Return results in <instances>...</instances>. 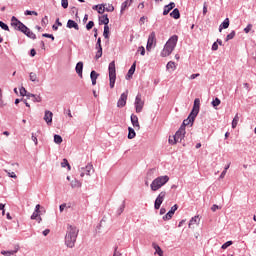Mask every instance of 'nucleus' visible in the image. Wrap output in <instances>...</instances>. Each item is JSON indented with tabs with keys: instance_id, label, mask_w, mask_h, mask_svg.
I'll list each match as a JSON object with an SVG mask.
<instances>
[{
	"instance_id": "1",
	"label": "nucleus",
	"mask_w": 256,
	"mask_h": 256,
	"mask_svg": "<svg viewBox=\"0 0 256 256\" xmlns=\"http://www.w3.org/2000/svg\"><path fill=\"white\" fill-rule=\"evenodd\" d=\"M11 26L16 29V31H21V33H24L26 37H29L30 39H37V36L31 29H29L25 24H23L17 17L13 16L11 18Z\"/></svg>"
},
{
	"instance_id": "2",
	"label": "nucleus",
	"mask_w": 256,
	"mask_h": 256,
	"mask_svg": "<svg viewBox=\"0 0 256 256\" xmlns=\"http://www.w3.org/2000/svg\"><path fill=\"white\" fill-rule=\"evenodd\" d=\"M201 108V100L199 98H196L194 100V105L192 108L191 113L189 114L188 118L185 119L181 125V127H187V125H193V123L195 122V118L197 117V115H199V109Z\"/></svg>"
},
{
	"instance_id": "3",
	"label": "nucleus",
	"mask_w": 256,
	"mask_h": 256,
	"mask_svg": "<svg viewBox=\"0 0 256 256\" xmlns=\"http://www.w3.org/2000/svg\"><path fill=\"white\" fill-rule=\"evenodd\" d=\"M77 235H79V230L75 226H68L67 233L65 236V244L70 249L75 247V243L77 241Z\"/></svg>"
},
{
	"instance_id": "4",
	"label": "nucleus",
	"mask_w": 256,
	"mask_h": 256,
	"mask_svg": "<svg viewBox=\"0 0 256 256\" xmlns=\"http://www.w3.org/2000/svg\"><path fill=\"white\" fill-rule=\"evenodd\" d=\"M177 41H179V36L173 35L169 38V40L164 45V48L161 52V57H169L171 53L175 50V47H177Z\"/></svg>"
},
{
	"instance_id": "5",
	"label": "nucleus",
	"mask_w": 256,
	"mask_h": 256,
	"mask_svg": "<svg viewBox=\"0 0 256 256\" xmlns=\"http://www.w3.org/2000/svg\"><path fill=\"white\" fill-rule=\"evenodd\" d=\"M167 183H169V176H158L150 184V189L151 191H159V189H161V187H164V185H167Z\"/></svg>"
},
{
	"instance_id": "6",
	"label": "nucleus",
	"mask_w": 256,
	"mask_h": 256,
	"mask_svg": "<svg viewBox=\"0 0 256 256\" xmlns=\"http://www.w3.org/2000/svg\"><path fill=\"white\" fill-rule=\"evenodd\" d=\"M109 71V81H110V89L115 87V81L117 79V70L115 68V61H112L108 67Z\"/></svg>"
},
{
	"instance_id": "7",
	"label": "nucleus",
	"mask_w": 256,
	"mask_h": 256,
	"mask_svg": "<svg viewBox=\"0 0 256 256\" xmlns=\"http://www.w3.org/2000/svg\"><path fill=\"white\" fill-rule=\"evenodd\" d=\"M166 197H167V191H165V190L161 191L158 194V196H157V198H156V200L154 202V209H156V210L161 209V205L163 204V201H165Z\"/></svg>"
},
{
	"instance_id": "8",
	"label": "nucleus",
	"mask_w": 256,
	"mask_h": 256,
	"mask_svg": "<svg viewBox=\"0 0 256 256\" xmlns=\"http://www.w3.org/2000/svg\"><path fill=\"white\" fill-rule=\"evenodd\" d=\"M157 46V38L155 35V32H152L149 36H148V41H147V45H146V51H151V49L153 47Z\"/></svg>"
},
{
	"instance_id": "9",
	"label": "nucleus",
	"mask_w": 256,
	"mask_h": 256,
	"mask_svg": "<svg viewBox=\"0 0 256 256\" xmlns=\"http://www.w3.org/2000/svg\"><path fill=\"white\" fill-rule=\"evenodd\" d=\"M134 105L136 113H141V111H143V107H145V101H143L141 94H137Z\"/></svg>"
},
{
	"instance_id": "10",
	"label": "nucleus",
	"mask_w": 256,
	"mask_h": 256,
	"mask_svg": "<svg viewBox=\"0 0 256 256\" xmlns=\"http://www.w3.org/2000/svg\"><path fill=\"white\" fill-rule=\"evenodd\" d=\"M185 128L184 126H181L179 130L175 133L174 139L176 140V143H181L183 139H185Z\"/></svg>"
},
{
	"instance_id": "11",
	"label": "nucleus",
	"mask_w": 256,
	"mask_h": 256,
	"mask_svg": "<svg viewBox=\"0 0 256 256\" xmlns=\"http://www.w3.org/2000/svg\"><path fill=\"white\" fill-rule=\"evenodd\" d=\"M127 93L128 92H124L121 94V96L117 102V107L122 108V107H125V105H127Z\"/></svg>"
},
{
	"instance_id": "12",
	"label": "nucleus",
	"mask_w": 256,
	"mask_h": 256,
	"mask_svg": "<svg viewBox=\"0 0 256 256\" xmlns=\"http://www.w3.org/2000/svg\"><path fill=\"white\" fill-rule=\"evenodd\" d=\"M130 119H131V123H132L134 129L139 131V129H141V125L139 124V117H137V115H135V114H132Z\"/></svg>"
},
{
	"instance_id": "13",
	"label": "nucleus",
	"mask_w": 256,
	"mask_h": 256,
	"mask_svg": "<svg viewBox=\"0 0 256 256\" xmlns=\"http://www.w3.org/2000/svg\"><path fill=\"white\" fill-rule=\"evenodd\" d=\"M81 177H85V175H91V171H93V166L91 164H88L85 168H81Z\"/></svg>"
},
{
	"instance_id": "14",
	"label": "nucleus",
	"mask_w": 256,
	"mask_h": 256,
	"mask_svg": "<svg viewBox=\"0 0 256 256\" xmlns=\"http://www.w3.org/2000/svg\"><path fill=\"white\" fill-rule=\"evenodd\" d=\"M44 121L49 125L53 123V112L46 110L44 115Z\"/></svg>"
},
{
	"instance_id": "15",
	"label": "nucleus",
	"mask_w": 256,
	"mask_h": 256,
	"mask_svg": "<svg viewBox=\"0 0 256 256\" xmlns=\"http://www.w3.org/2000/svg\"><path fill=\"white\" fill-rule=\"evenodd\" d=\"M200 221H201V219L199 218V216L192 217L188 224L189 229H191L193 227V225H199Z\"/></svg>"
},
{
	"instance_id": "16",
	"label": "nucleus",
	"mask_w": 256,
	"mask_h": 256,
	"mask_svg": "<svg viewBox=\"0 0 256 256\" xmlns=\"http://www.w3.org/2000/svg\"><path fill=\"white\" fill-rule=\"evenodd\" d=\"M67 27L68 29H75L76 31H79V24L74 20H68Z\"/></svg>"
},
{
	"instance_id": "17",
	"label": "nucleus",
	"mask_w": 256,
	"mask_h": 256,
	"mask_svg": "<svg viewBox=\"0 0 256 256\" xmlns=\"http://www.w3.org/2000/svg\"><path fill=\"white\" fill-rule=\"evenodd\" d=\"M172 9H175V4L173 2L164 7L163 15H169Z\"/></svg>"
},
{
	"instance_id": "18",
	"label": "nucleus",
	"mask_w": 256,
	"mask_h": 256,
	"mask_svg": "<svg viewBox=\"0 0 256 256\" xmlns=\"http://www.w3.org/2000/svg\"><path fill=\"white\" fill-rule=\"evenodd\" d=\"M76 73L81 77V79L83 78V62H78L76 64Z\"/></svg>"
},
{
	"instance_id": "19",
	"label": "nucleus",
	"mask_w": 256,
	"mask_h": 256,
	"mask_svg": "<svg viewBox=\"0 0 256 256\" xmlns=\"http://www.w3.org/2000/svg\"><path fill=\"white\" fill-rule=\"evenodd\" d=\"M129 7H131V1L130 0L124 1L121 5V10H120L121 15H123V12L129 9Z\"/></svg>"
},
{
	"instance_id": "20",
	"label": "nucleus",
	"mask_w": 256,
	"mask_h": 256,
	"mask_svg": "<svg viewBox=\"0 0 256 256\" xmlns=\"http://www.w3.org/2000/svg\"><path fill=\"white\" fill-rule=\"evenodd\" d=\"M99 77V73L95 72V70H93L91 73H90V79L92 81V85H97V79Z\"/></svg>"
},
{
	"instance_id": "21",
	"label": "nucleus",
	"mask_w": 256,
	"mask_h": 256,
	"mask_svg": "<svg viewBox=\"0 0 256 256\" xmlns=\"http://www.w3.org/2000/svg\"><path fill=\"white\" fill-rule=\"evenodd\" d=\"M223 29H229V18H226L223 23L219 27L220 33L223 31Z\"/></svg>"
},
{
	"instance_id": "22",
	"label": "nucleus",
	"mask_w": 256,
	"mask_h": 256,
	"mask_svg": "<svg viewBox=\"0 0 256 256\" xmlns=\"http://www.w3.org/2000/svg\"><path fill=\"white\" fill-rule=\"evenodd\" d=\"M136 67H137V62H134V63L132 64V66L130 67L129 71H128V74H127V77H128V78L133 77V74L135 73Z\"/></svg>"
},
{
	"instance_id": "23",
	"label": "nucleus",
	"mask_w": 256,
	"mask_h": 256,
	"mask_svg": "<svg viewBox=\"0 0 256 256\" xmlns=\"http://www.w3.org/2000/svg\"><path fill=\"white\" fill-rule=\"evenodd\" d=\"M153 249H155V253L159 256H163V250H161V247L157 245V243H152Z\"/></svg>"
},
{
	"instance_id": "24",
	"label": "nucleus",
	"mask_w": 256,
	"mask_h": 256,
	"mask_svg": "<svg viewBox=\"0 0 256 256\" xmlns=\"http://www.w3.org/2000/svg\"><path fill=\"white\" fill-rule=\"evenodd\" d=\"M93 9H96L100 15H103V13H105V4L96 5Z\"/></svg>"
},
{
	"instance_id": "25",
	"label": "nucleus",
	"mask_w": 256,
	"mask_h": 256,
	"mask_svg": "<svg viewBox=\"0 0 256 256\" xmlns=\"http://www.w3.org/2000/svg\"><path fill=\"white\" fill-rule=\"evenodd\" d=\"M100 23H102V25H105V27L109 26V17L107 16V14L100 17Z\"/></svg>"
},
{
	"instance_id": "26",
	"label": "nucleus",
	"mask_w": 256,
	"mask_h": 256,
	"mask_svg": "<svg viewBox=\"0 0 256 256\" xmlns=\"http://www.w3.org/2000/svg\"><path fill=\"white\" fill-rule=\"evenodd\" d=\"M29 77L30 81H32L33 83H39V77L37 76V73L31 72Z\"/></svg>"
},
{
	"instance_id": "27",
	"label": "nucleus",
	"mask_w": 256,
	"mask_h": 256,
	"mask_svg": "<svg viewBox=\"0 0 256 256\" xmlns=\"http://www.w3.org/2000/svg\"><path fill=\"white\" fill-rule=\"evenodd\" d=\"M170 16L173 17V19H179L181 17V14L179 13V9L175 8L171 13Z\"/></svg>"
},
{
	"instance_id": "28",
	"label": "nucleus",
	"mask_w": 256,
	"mask_h": 256,
	"mask_svg": "<svg viewBox=\"0 0 256 256\" xmlns=\"http://www.w3.org/2000/svg\"><path fill=\"white\" fill-rule=\"evenodd\" d=\"M31 219L38 220V223H41V221H43V219L41 218V216L39 215V212L34 211L33 214L31 215Z\"/></svg>"
},
{
	"instance_id": "29",
	"label": "nucleus",
	"mask_w": 256,
	"mask_h": 256,
	"mask_svg": "<svg viewBox=\"0 0 256 256\" xmlns=\"http://www.w3.org/2000/svg\"><path fill=\"white\" fill-rule=\"evenodd\" d=\"M61 167L65 168L67 167L68 171H71V165L69 164V161L64 158L63 161L61 162Z\"/></svg>"
},
{
	"instance_id": "30",
	"label": "nucleus",
	"mask_w": 256,
	"mask_h": 256,
	"mask_svg": "<svg viewBox=\"0 0 256 256\" xmlns=\"http://www.w3.org/2000/svg\"><path fill=\"white\" fill-rule=\"evenodd\" d=\"M239 123V114H236L232 120V129H235Z\"/></svg>"
},
{
	"instance_id": "31",
	"label": "nucleus",
	"mask_w": 256,
	"mask_h": 256,
	"mask_svg": "<svg viewBox=\"0 0 256 256\" xmlns=\"http://www.w3.org/2000/svg\"><path fill=\"white\" fill-rule=\"evenodd\" d=\"M128 131H129L128 132V139H135V135H136L135 129L129 127Z\"/></svg>"
},
{
	"instance_id": "32",
	"label": "nucleus",
	"mask_w": 256,
	"mask_h": 256,
	"mask_svg": "<svg viewBox=\"0 0 256 256\" xmlns=\"http://www.w3.org/2000/svg\"><path fill=\"white\" fill-rule=\"evenodd\" d=\"M54 143L57 145H61L63 143V138L60 135H54Z\"/></svg>"
},
{
	"instance_id": "33",
	"label": "nucleus",
	"mask_w": 256,
	"mask_h": 256,
	"mask_svg": "<svg viewBox=\"0 0 256 256\" xmlns=\"http://www.w3.org/2000/svg\"><path fill=\"white\" fill-rule=\"evenodd\" d=\"M166 68L171 69V71H175V69H177V66H175V62L170 61L167 63Z\"/></svg>"
},
{
	"instance_id": "34",
	"label": "nucleus",
	"mask_w": 256,
	"mask_h": 256,
	"mask_svg": "<svg viewBox=\"0 0 256 256\" xmlns=\"http://www.w3.org/2000/svg\"><path fill=\"white\" fill-rule=\"evenodd\" d=\"M41 25L42 27H47V25H49V17L44 16L41 20Z\"/></svg>"
},
{
	"instance_id": "35",
	"label": "nucleus",
	"mask_w": 256,
	"mask_h": 256,
	"mask_svg": "<svg viewBox=\"0 0 256 256\" xmlns=\"http://www.w3.org/2000/svg\"><path fill=\"white\" fill-rule=\"evenodd\" d=\"M173 215H175L173 212L169 211L165 216H163L164 221H169V219L173 218Z\"/></svg>"
},
{
	"instance_id": "36",
	"label": "nucleus",
	"mask_w": 256,
	"mask_h": 256,
	"mask_svg": "<svg viewBox=\"0 0 256 256\" xmlns=\"http://www.w3.org/2000/svg\"><path fill=\"white\" fill-rule=\"evenodd\" d=\"M71 187H73L74 189L77 187H81V182L79 180H73L71 182Z\"/></svg>"
},
{
	"instance_id": "37",
	"label": "nucleus",
	"mask_w": 256,
	"mask_h": 256,
	"mask_svg": "<svg viewBox=\"0 0 256 256\" xmlns=\"http://www.w3.org/2000/svg\"><path fill=\"white\" fill-rule=\"evenodd\" d=\"M15 253H17V251H1V255H4V256H11V255H15Z\"/></svg>"
},
{
	"instance_id": "38",
	"label": "nucleus",
	"mask_w": 256,
	"mask_h": 256,
	"mask_svg": "<svg viewBox=\"0 0 256 256\" xmlns=\"http://www.w3.org/2000/svg\"><path fill=\"white\" fill-rule=\"evenodd\" d=\"M101 57H103V49H97L96 55H95V59H101Z\"/></svg>"
},
{
	"instance_id": "39",
	"label": "nucleus",
	"mask_w": 256,
	"mask_h": 256,
	"mask_svg": "<svg viewBox=\"0 0 256 256\" xmlns=\"http://www.w3.org/2000/svg\"><path fill=\"white\" fill-rule=\"evenodd\" d=\"M219 105H221V100L219 98H215L213 101H212V106L213 107H219Z\"/></svg>"
},
{
	"instance_id": "40",
	"label": "nucleus",
	"mask_w": 256,
	"mask_h": 256,
	"mask_svg": "<svg viewBox=\"0 0 256 256\" xmlns=\"http://www.w3.org/2000/svg\"><path fill=\"white\" fill-rule=\"evenodd\" d=\"M103 35L105 39H109V26H104Z\"/></svg>"
},
{
	"instance_id": "41",
	"label": "nucleus",
	"mask_w": 256,
	"mask_h": 256,
	"mask_svg": "<svg viewBox=\"0 0 256 256\" xmlns=\"http://www.w3.org/2000/svg\"><path fill=\"white\" fill-rule=\"evenodd\" d=\"M105 11L108 13H113V11H115V7L112 6V4H108L107 7H105Z\"/></svg>"
},
{
	"instance_id": "42",
	"label": "nucleus",
	"mask_w": 256,
	"mask_h": 256,
	"mask_svg": "<svg viewBox=\"0 0 256 256\" xmlns=\"http://www.w3.org/2000/svg\"><path fill=\"white\" fill-rule=\"evenodd\" d=\"M93 27H95V22H93V21H89L88 24L86 25V29L88 31H91V29H93Z\"/></svg>"
},
{
	"instance_id": "43",
	"label": "nucleus",
	"mask_w": 256,
	"mask_h": 256,
	"mask_svg": "<svg viewBox=\"0 0 256 256\" xmlns=\"http://www.w3.org/2000/svg\"><path fill=\"white\" fill-rule=\"evenodd\" d=\"M233 245V241H227L221 246V249H227L228 247H231Z\"/></svg>"
},
{
	"instance_id": "44",
	"label": "nucleus",
	"mask_w": 256,
	"mask_h": 256,
	"mask_svg": "<svg viewBox=\"0 0 256 256\" xmlns=\"http://www.w3.org/2000/svg\"><path fill=\"white\" fill-rule=\"evenodd\" d=\"M235 38V31H232L230 34L226 36V41H231V39Z\"/></svg>"
},
{
	"instance_id": "45",
	"label": "nucleus",
	"mask_w": 256,
	"mask_h": 256,
	"mask_svg": "<svg viewBox=\"0 0 256 256\" xmlns=\"http://www.w3.org/2000/svg\"><path fill=\"white\" fill-rule=\"evenodd\" d=\"M0 27L4 31H9V26L7 24H5L3 21H0Z\"/></svg>"
},
{
	"instance_id": "46",
	"label": "nucleus",
	"mask_w": 256,
	"mask_h": 256,
	"mask_svg": "<svg viewBox=\"0 0 256 256\" xmlns=\"http://www.w3.org/2000/svg\"><path fill=\"white\" fill-rule=\"evenodd\" d=\"M61 5L63 9H67L69 7V0H61Z\"/></svg>"
},
{
	"instance_id": "47",
	"label": "nucleus",
	"mask_w": 256,
	"mask_h": 256,
	"mask_svg": "<svg viewBox=\"0 0 256 256\" xmlns=\"http://www.w3.org/2000/svg\"><path fill=\"white\" fill-rule=\"evenodd\" d=\"M42 37H46L47 39H51L52 41H55V36H53V34H42Z\"/></svg>"
},
{
	"instance_id": "48",
	"label": "nucleus",
	"mask_w": 256,
	"mask_h": 256,
	"mask_svg": "<svg viewBox=\"0 0 256 256\" xmlns=\"http://www.w3.org/2000/svg\"><path fill=\"white\" fill-rule=\"evenodd\" d=\"M20 95L21 97H25L27 95V90L25 89V87L20 88Z\"/></svg>"
},
{
	"instance_id": "49",
	"label": "nucleus",
	"mask_w": 256,
	"mask_h": 256,
	"mask_svg": "<svg viewBox=\"0 0 256 256\" xmlns=\"http://www.w3.org/2000/svg\"><path fill=\"white\" fill-rule=\"evenodd\" d=\"M253 29V24H248L246 28H244L245 33H249Z\"/></svg>"
},
{
	"instance_id": "50",
	"label": "nucleus",
	"mask_w": 256,
	"mask_h": 256,
	"mask_svg": "<svg viewBox=\"0 0 256 256\" xmlns=\"http://www.w3.org/2000/svg\"><path fill=\"white\" fill-rule=\"evenodd\" d=\"M5 106V103L3 102V93L1 92V89H0V107H4Z\"/></svg>"
},
{
	"instance_id": "51",
	"label": "nucleus",
	"mask_w": 256,
	"mask_h": 256,
	"mask_svg": "<svg viewBox=\"0 0 256 256\" xmlns=\"http://www.w3.org/2000/svg\"><path fill=\"white\" fill-rule=\"evenodd\" d=\"M169 143L170 145H175L177 143V140L175 139V136H173L172 138H169Z\"/></svg>"
},
{
	"instance_id": "52",
	"label": "nucleus",
	"mask_w": 256,
	"mask_h": 256,
	"mask_svg": "<svg viewBox=\"0 0 256 256\" xmlns=\"http://www.w3.org/2000/svg\"><path fill=\"white\" fill-rule=\"evenodd\" d=\"M96 49H103V47L101 46V38H98L97 40Z\"/></svg>"
},
{
	"instance_id": "53",
	"label": "nucleus",
	"mask_w": 256,
	"mask_h": 256,
	"mask_svg": "<svg viewBox=\"0 0 256 256\" xmlns=\"http://www.w3.org/2000/svg\"><path fill=\"white\" fill-rule=\"evenodd\" d=\"M32 141L35 143V145L39 144V141L37 140V136H35V133H32Z\"/></svg>"
},
{
	"instance_id": "54",
	"label": "nucleus",
	"mask_w": 256,
	"mask_h": 256,
	"mask_svg": "<svg viewBox=\"0 0 256 256\" xmlns=\"http://www.w3.org/2000/svg\"><path fill=\"white\" fill-rule=\"evenodd\" d=\"M25 15H36L37 16V12L31 11V10H26Z\"/></svg>"
},
{
	"instance_id": "55",
	"label": "nucleus",
	"mask_w": 256,
	"mask_h": 256,
	"mask_svg": "<svg viewBox=\"0 0 256 256\" xmlns=\"http://www.w3.org/2000/svg\"><path fill=\"white\" fill-rule=\"evenodd\" d=\"M138 51L140 52V55H142V56L145 55V47H143V46L139 47Z\"/></svg>"
},
{
	"instance_id": "56",
	"label": "nucleus",
	"mask_w": 256,
	"mask_h": 256,
	"mask_svg": "<svg viewBox=\"0 0 256 256\" xmlns=\"http://www.w3.org/2000/svg\"><path fill=\"white\" fill-rule=\"evenodd\" d=\"M207 2H204L203 4V15H207Z\"/></svg>"
},
{
	"instance_id": "57",
	"label": "nucleus",
	"mask_w": 256,
	"mask_h": 256,
	"mask_svg": "<svg viewBox=\"0 0 256 256\" xmlns=\"http://www.w3.org/2000/svg\"><path fill=\"white\" fill-rule=\"evenodd\" d=\"M33 99H34V102H36V103H41V101H42L41 96L35 95V97H33Z\"/></svg>"
},
{
	"instance_id": "58",
	"label": "nucleus",
	"mask_w": 256,
	"mask_h": 256,
	"mask_svg": "<svg viewBox=\"0 0 256 256\" xmlns=\"http://www.w3.org/2000/svg\"><path fill=\"white\" fill-rule=\"evenodd\" d=\"M217 49H219V44H217V42H214L212 45V51H217Z\"/></svg>"
},
{
	"instance_id": "59",
	"label": "nucleus",
	"mask_w": 256,
	"mask_h": 256,
	"mask_svg": "<svg viewBox=\"0 0 256 256\" xmlns=\"http://www.w3.org/2000/svg\"><path fill=\"white\" fill-rule=\"evenodd\" d=\"M177 209H179V206H177V204H175L174 206L171 207L170 212L175 214V211H177Z\"/></svg>"
},
{
	"instance_id": "60",
	"label": "nucleus",
	"mask_w": 256,
	"mask_h": 256,
	"mask_svg": "<svg viewBox=\"0 0 256 256\" xmlns=\"http://www.w3.org/2000/svg\"><path fill=\"white\" fill-rule=\"evenodd\" d=\"M217 209H221V207H219L217 204H214L212 207H211V210L213 212L217 211Z\"/></svg>"
},
{
	"instance_id": "61",
	"label": "nucleus",
	"mask_w": 256,
	"mask_h": 256,
	"mask_svg": "<svg viewBox=\"0 0 256 256\" xmlns=\"http://www.w3.org/2000/svg\"><path fill=\"white\" fill-rule=\"evenodd\" d=\"M201 74L200 73H197V74H192L190 76V79L193 80V79H197V77H199Z\"/></svg>"
},
{
	"instance_id": "62",
	"label": "nucleus",
	"mask_w": 256,
	"mask_h": 256,
	"mask_svg": "<svg viewBox=\"0 0 256 256\" xmlns=\"http://www.w3.org/2000/svg\"><path fill=\"white\" fill-rule=\"evenodd\" d=\"M65 207H67V204L60 205V213H63V211H65Z\"/></svg>"
},
{
	"instance_id": "63",
	"label": "nucleus",
	"mask_w": 256,
	"mask_h": 256,
	"mask_svg": "<svg viewBox=\"0 0 256 256\" xmlns=\"http://www.w3.org/2000/svg\"><path fill=\"white\" fill-rule=\"evenodd\" d=\"M9 177H11L12 179H17V175L15 174V172L12 173H8Z\"/></svg>"
},
{
	"instance_id": "64",
	"label": "nucleus",
	"mask_w": 256,
	"mask_h": 256,
	"mask_svg": "<svg viewBox=\"0 0 256 256\" xmlns=\"http://www.w3.org/2000/svg\"><path fill=\"white\" fill-rule=\"evenodd\" d=\"M121 255H122L121 252L117 251V248H115L113 256H121Z\"/></svg>"
}]
</instances>
